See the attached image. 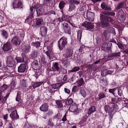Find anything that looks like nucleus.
Listing matches in <instances>:
<instances>
[{"label":"nucleus","instance_id":"f257e3e1","mask_svg":"<svg viewBox=\"0 0 128 128\" xmlns=\"http://www.w3.org/2000/svg\"><path fill=\"white\" fill-rule=\"evenodd\" d=\"M105 15L104 14V12L100 14V20L102 22L100 23V25H101V26L103 28L110 26V24L106 22L108 16Z\"/></svg>","mask_w":128,"mask_h":128},{"label":"nucleus","instance_id":"f03ea898","mask_svg":"<svg viewBox=\"0 0 128 128\" xmlns=\"http://www.w3.org/2000/svg\"><path fill=\"white\" fill-rule=\"evenodd\" d=\"M58 43L59 49L62 50L67 44V38L64 36L61 38L58 41Z\"/></svg>","mask_w":128,"mask_h":128},{"label":"nucleus","instance_id":"7ed1b4c3","mask_svg":"<svg viewBox=\"0 0 128 128\" xmlns=\"http://www.w3.org/2000/svg\"><path fill=\"white\" fill-rule=\"evenodd\" d=\"M82 27L85 30L92 29L94 27V25L90 22L86 21L81 24Z\"/></svg>","mask_w":128,"mask_h":128},{"label":"nucleus","instance_id":"20e7f679","mask_svg":"<svg viewBox=\"0 0 128 128\" xmlns=\"http://www.w3.org/2000/svg\"><path fill=\"white\" fill-rule=\"evenodd\" d=\"M61 27L63 32L67 34H70V28L68 24L64 22L61 24Z\"/></svg>","mask_w":128,"mask_h":128},{"label":"nucleus","instance_id":"39448f33","mask_svg":"<svg viewBox=\"0 0 128 128\" xmlns=\"http://www.w3.org/2000/svg\"><path fill=\"white\" fill-rule=\"evenodd\" d=\"M78 107L77 105L73 104L70 106L69 109L70 111L74 112V114H77L80 112Z\"/></svg>","mask_w":128,"mask_h":128},{"label":"nucleus","instance_id":"423d86ee","mask_svg":"<svg viewBox=\"0 0 128 128\" xmlns=\"http://www.w3.org/2000/svg\"><path fill=\"white\" fill-rule=\"evenodd\" d=\"M6 62L8 65L10 67L14 66L15 64V62L12 57L10 56L7 57Z\"/></svg>","mask_w":128,"mask_h":128},{"label":"nucleus","instance_id":"0eeeda50","mask_svg":"<svg viewBox=\"0 0 128 128\" xmlns=\"http://www.w3.org/2000/svg\"><path fill=\"white\" fill-rule=\"evenodd\" d=\"M12 43L14 45L17 46L20 45L21 42L20 38L17 36H14L11 40Z\"/></svg>","mask_w":128,"mask_h":128},{"label":"nucleus","instance_id":"6e6552de","mask_svg":"<svg viewBox=\"0 0 128 128\" xmlns=\"http://www.w3.org/2000/svg\"><path fill=\"white\" fill-rule=\"evenodd\" d=\"M12 4L13 8H22V4L20 2V0H14L12 2Z\"/></svg>","mask_w":128,"mask_h":128},{"label":"nucleus","instance_id":"1a4fd4ad","mask_svg":"<svg viewBox=\"0 0 128 128\" xmlns=\"http://www.w3.org/2000/svg\"><path fill=\"white\" fill-rule=\"evenodd\" d=\"M12 48V44L8 42L5 44L2 47V50L4 51H8L10 50Z\"/></svg>","mask_w":128,"mask_h":128},{"label":"nucleus","instance_id":"9d476101","mask_svg":"<svg viewBox=\"0 0 128 128\" xmlns=\"http://www.w3.org/2000/svg\"><path fill=\"white\" fill-rule=\"evenodd\" d=\"M40 34L42 36H45L46 34L47 28L45 26H42L40 28Z\"/></svg>","mask_w":128,"mask_h":128},{"label":"nucleus","instance_id":"9b49d317","mask_svg":"<svg viewBox=\"0 0 128 128\" xmlns=\"http://www.w3.org/2000/svg\"><path fill=\"white\" fill-rule=\"evenodd\" d=\"M10 116L12 120H14L19 118V116L17 113V111H12L10 114Z\"/></svg>","mask_w":128,"mask_h":128},{"label":"nucleus","instance_id":"f8f14e48","mask_svg":"<svg viewBox=\"0 0 128 128\" xmlns=\"http://www.w3.org/2000/svg\"><path fill=\"white\" fill-rule=\"evenodd\" d=\"M101 6L103 10L108 12L112 10L111 7L104 2H103L102 3Z\"/></svg>","mask_w":128,"mask_h":128},{"label":"nucleus","instance_id":"ddd939ff","mask_svg":"<svg viewBox=\"0 0 128 128\" xmlns=\"http://www.w3.org/2000/svg\"><path fill=\"white\" fill-rule=\"evenodd\" d=\"M49 106L47 103H44L40 107V110L43 112H47Z\"/></svg>","mask_w":128,"mask_h":128},{"label":"nucleus","instance_id":"4468645a","mask_svg":"<svg viewBox=\"0 0 128 128\" xmlns=\"http://www.w3.org/2000/svg\"><path fill=\"white\" fill-rule=\"evenodd\" d=\"M26 69L25 64H21L18 68V72H24Z\"/></svg>","mask_w":128,"mask_h":128},{"label":"nucleus","instance_id":"2eb2a0df","mask_svg":"<svg viewBox=\"0 0 128 128\" xmlns=\"http://www.w3.org/2000/svg\"><path fill=\"white\" fill-rule=\"evenodd\" d=\"M72 50L68 48L66 52L63 54V56L66 58H68L72 56Z\"/></svg>","mask_w":128,"mask_h":128},{"label":"nucleus","instance_id":"dca6fc26","mask_svg":"<svg viewBox=\"0 0 128 128\" xmlns=\"http://www.w3.org/2000/svg\"><path fill=\"white\" fill-rule=\"evenodd\" d=\"M30 15H29L28 17L26 18V20H29L30 18L31 19L32 18L34 17V13L35 12V9L33 8V6H30Z\"/></svg>","mask_w":128,"mask_h":128},{"label":"nucleus","instance_id":"f3484780","mask_svg":"<svg viewBox=\"0 0 128 128\" xmlns=\"http://www.w3.org/2000/svg\"><path fill=\"white\" fill-rule=\"evenodd\" d=\"M65 102L64 100H56L55 102L58 108H60L63 106L62 103Z\"/></svg>","mask_w":128,"mask_h":128},{"label":"nucleus","instance_id":"a211bd4d","mask_svg":"<svg viewBox=\"0 0 128 128\" xmlns=\"http://www.w3.org/2000/svg\"><path fill=\"white\" fill-rule=\"evenodd\" d=\"M64 84L63 82L58 83L52 84L51 86L52 88L54 89H57L60 88Z\"/></svg>","mask_w":128,"mask_h":128},{"label":"nucleus","instance_id":"6ab92c4d","mask_svg":"<svg viewBox=\"0 0 128 128\" xmlns=\"http://www.w3.org/2000/svg\"><path fill=\"white\" fill-rule=\"evenodd\" d=\"M34 20L35 24L36 26H40L43 23V20L42 18H37Z\"/></svg>","mask_w":128,"mask_h":128},{"label":"nucleus","instance_id":"aec40b11","mask_svg":"<svg viewBox=\"0 0 128 128\" xmlns=\"http://www.w3.org/2000/svg\"><path fill=\"white\" fill-rule=\"evenodd\" d=\"M104 108L105 111L106 112H108V113H110L114 111V110H113L112 108L108 105H105L104 106Z\"/></svg>","mask_w":128,"mask_h":128},{"label":"nucleus","instance_id":"412c9836","mask_svg":"<svg viewBox=\"0 0 128 128\" xmlns=\"http://www.w3.org/2000/svg\"><path fill=\"white\" fill-rule=\"evenodd\" d=\"M112 28H110L106 30H104L103 35L104 38H106L108 34L111 32L110 30H112Z\"/></svg>","mask_w":128,"mask_h":128},{"label":"nucleus","instance_id":"4be33fe9","mask_svg":"<svg viewBox=\"0 0 128 128\" xmlns=\"http://www.w3.org/2000/svg\"><path fill=\"white\" fill-rule=\"evenodd\" d=\"M44 3L46 6H47L50 7L52 4V0H43Z\"/></svg>","mask_w":128,"mask_h":128},{"label":"nucleus","instance_id":"5701e85b","mask_svg":"<svg viewBox=\"0 0 128 128\" xmlns=\"http://www.w3.org/2000/svg\"><path fill=\"white\" fill-rule=\"evenodd\" d=\"M39 50H34L32 54V56L33 58H36L39 54Z\"/></svg>","mask_w":128,"mask_h":128},{"label":"nucleus","instance_id":"b1692460","mask_svg":"<svg viewBox=\"0 0 128 128\" xmlns=\"http://www.w3.org/2000/svg\"><path fill=\"white\" fill-rule=\"evenodd\" d=\"M39 9L36 10V11L38 16H39L42 15L44 12V10L42 7H39Z\"/></svg>","mask_w":128,"mask_h":128},{"label":"nucleus","instance_id":"393cba45","mask_svg":"<svg viewBox=\"0 0 128 128\" xmlns=\"http://www.w3.org/2000/svg\"><path fill=\"white\" fill-rule=\"evenodd\" d=\"M96 109V107L94 106H93L90 107L88 110V114L89 115L91 114L95 111Z\"/></svg>","mask_w":128,"mask_h":128},{"label":"nucleus","instance_id":"a878e982","mask_svg":"<svg viewBox=\"0 0 128 128\" xmlns=\"http://www.w3.org/2000/svg\"><path fill=\"white\" fill-rule=\"evenodd\" d=\"M31 45L32 46L35 47L36 48H38L40 46V42L39 41L34 42L31 44Z\"/></svg>","mask_w":128,"mask_h":128},{"label":"nucleus","instance_id":"bb28decb","mask_svg":"<svg viewBox=\"0 0 128 128\" xmlns=\"http://www.w3.org/2000/svg\"><path fill=\"white\" fill-rule=\"evenodd\" d=\"M84 83V81L82 78H80L77 82V86L79 87L82 86Z\"/></svg>","mask_w":128,"mask_h":128},{"label":"nucleus","instance_id":"cd10ccee","mask_svg":"<svg viewBox=\"0 0 128 128\" xmlns=\"http://www.w3.org/2000/svg\"><path fill=\"white\" fill-rule=\"evenodd\" d=\"M124 11L122 10L121 9L118 12L117 16L118 17L123 18L124 16Z\"/></svg>","mask_w":128,"mask_h":128},{"label":"nucleus","instance_id":"c85d7f7f","mask_svg":"<svg viewBox=\"0 0 128 128\" xmlns=\"http://www.w3.org/2000/svg\"><path fill=\"white\" fill-rule=\"evenodd\" d=\"M43 83V82H37L34 84L32 85V86L34 88L39 86L41 85Z\"/></svg>","mask_w":128,"mask_h":128},{"label":"nucleus","instance_id":"c756f323","mask_svg":"<svg viewBox=\"0 0 128 128\" xmlns=\"http://www.w3.org/2000/svg\"><path fill=\"white\" fill-rule=\"evenodd\" d=\"M66 104L69 105L72 104L73 102V99L71 98L67 99L65 102Z\"/></svg>","mask_w":128,"mask_h":128},{"label":"nucleus","instance_id":"7c9ffc66","mask_svg":"<svg viewBox=\"0 0 128 128\" xmlns=\"http://www.w3.org/2000/svg\"><path fill=\"white\" fill-rule=\"evenodd\" d=\"M1 34L4 37V38L6 39L8 37V34L4 30H2L1 31Z\"/></svg>","mask_w":128,"mask_h":128},{"label":"nucleus","instance_id":"2f4dec72","mask_svg":"<svg viewBox=\"0 0 128 128\" xmlns=\"http://www.w3.org/2000/svg\"><path fill=\"white\" fill-rule=\"evenodd\" d=\"M94 14L93 12L89 11H87L86 12L87 17H94Z\"/></svg>","mask_w":128,"mask_h":128},{"label":"nucleus","instance_id":"473e14b6","mask_svg":"<svg viewBox=\"0 0 128 128\" xmlns=\"http://www.w3.org/2000/svg\"><path fill=\"white\" fill-rule=\"evenodd\" d=\"M21 92L20 91H18L17 92L16 97V100L18 102H19L21 99Z\"/></svg>","mask_w":128,"mask_h":128},{"label":"nucleus","instance_id":"72a5a7b5","mask_svg":"<svg viewBox=\"0 0 128 128\" xmlns=\"http://www.w3.org/2000/svg\"><path fill=\"white\" fill-rule=\"evenodd\" d=\"M82 32L81 30H78V32L77 39L80 42V39L82 37Z\"/></svg>","mask_w":128,"mask_h":128},{"label":"nucleus","instance_id":"f704fd0d","mask_svg":"<svg viewBox=\"0 0 128 128\" xmlns=\"http://www.w3.org/2000/svg\"><path fill=\"white\" fill-rule=\"evenodd\" d=\"M69 5V8L68 10V11L70 12L74 10L76 8L74 4L70 3Z\"/></svg>","mask_w":128,"mask_h":128},{"label":"nucleus","instance_id":"c9c22d12","mask_svg":"<svg viewBox=\"0 0 128 128\" xmlns=\"http://www.w3.org/2000/svg\"><path fill=\"white\" fill-rule=\"evenodd\" d=\"M65 4L66 3L64 2L63 1H61L59 4L58 7L60 9H62L64 7Z\"/></svg>","mask_w":128,"mask_h":128},{"label":"nucleus","instance_id":"e433bc0d","mask_svg":"<svg viewBox=\"0 0 128 128\" xmlns=\"http://www.w3.org/2000/svg\"><path fill=\"white\" fill-rule=\"evenodd\" d=\"M33 67L36 68V69H38V61H34L32 64Z\"/></svg>","mask_w":128,"mask_h":128},{"label":"nucleus","instance_id":"4c0bfd02","mask_svg":"<svg viewBox=\"0 0 128 128\" xmlns=\"http://www.w3.org/2000/svg\"><path fill=\"white\" fill-rule=\"evenodd\" d=\"M68 1L69 3H72L76 4H78L80 3L79 2L75 0H68Z\"/></svg>","mask_w":128,"mask_h":128},{"label":"nucleus","instance_id":"58836bf2","mask_svg":"<svg viewBox=\"0 0 128 128\" xmlns=\"http://www.w3.org/2000/svg\"><path fill=\"white\" fill-rule=\"evenodd\" d=\"M104 14L106 15H110L112 16H114L115 15V13L114 12H104Z\"/></svg>","mask_w":128,"mask_h":128},{"label":"nucleus","instance_id":"ea45409f","mask_svg":"<svg viewBox=\"0 0 128 128\" xmlns=\"http://www.w3.org/2000/svg\"><path fill=\"white\" fill-rule=\"evenodd\" d=\"M80 69V68L79 66H75L70 71L71 72H74L78 71Z\"/></svg>","mask_w":128,"mask_h":128},{"label":"nucleus","instance_id":"a19ab883","mask_svg":"<svg viewBox=\"0 0 128 128\" xmlns=\"http://www.w3.org/2000/svg\"><path fill=\"white\" fill-rule=\"evenodd\" d=\"M70 16H69L63 14L62 17V19L63 21H65L67 19L70 18Z\"/></svg>","mask_w":128,"mask_h":128},{"label":"nucleus","instance_id":"79ce46f5","mask_svg":"<svg viewBox=\"0 0 128 128\" xmlns=\"http://www.w3.org/2000/svg\"><path fill=\"white\" fill-rule=\"evenodd\" d=\"M98 96H99L98 98L99 100H100L102 98H103L106 97L105 94L102 93L98 95Z\"/></svg>","mask_w":128,"mask_h":128},{"label":"nucleus","instance_id":"37998d69","mask_svg":"<svg viewBox=\"0 0 128 128\" xmlns=\"http://www.w3.org/2000/svg\"><path fill=\"white\" fill-rule=\"evenodd\" d=\"M31 6H33L34 8L36 10H37V8H39L40 6L38 4L34 2Z\"/></svg>","mask_w":128,"mask_h":128},{"label":"nucleus","instance_id":"c03bdc74","mask_svg":"<svg viewBox=\"0 0 128 128\" xmlns=\"http://www.w3.org/2000/svg\"><path fill=\"white\" fill-rule=\"evenodd\" d=\"M52 52L51 50L46 51L45 52V53L46 54L47 56L48 57L49 59L50 58V56L52 54Z\"/></svg>","mask_w":128,"mask_h":128},{"label":"nucleus","instance_id":"a18cd8bd","mask_svg":"<svg viewBox=\"0 0 128 128\" xmlns=\"http://www.w3.org/2000/svg\"><path fill=\"white\" fill-rule=\"evenodd\" d=\"M120 52L113 53L111 54L110 56L112 57L113 56H120Z\"/></svg>","mask_w":128,"mask_h":128},{"label":"nucleus","instance_id":"49530a36","mask_svg":"<svg viewBox=\"0 0 128 128\" xmlns=\"http://www.w3.org/2000/svg\"><path fill=\"white\" fill-rule=\"evenodd\" d=\"M16 60L18 62L20 63L23 62L24 61V58L21 57L17 58L16 59Z\"/></svg>","mask_w":128,"mask_h":128},{"label":"nucleus","instance_id":"de8ad7c7","mask_svg":"<svg viewBox=\"0 0 128 128\" xmlns=\"http://www.w3.org/2000/svg\"><path fill=\"white\" fill-rule=\"evenodd\" d=\"M124 3L123 2H120L119 4H118L116 8L117 9H119L122 8L123 7L124 5Z\"/></svg>","mask_w":128,"mask_h":128},{"label":"nucleus","instance_id":"09e8293b","mask_svg":"<svg viewBox=\"0 0 128 128\" xmlns=\"http://www.w3.org/2000/svg\"><path fill=\"white\" fill-rule=\"evenodd\" d=\"M54 68L56 71H58L60 69L58 66V64L57 62H55L54 64Z\"/></svg>","mask_w":128,"mask_h":128},{"label":"nucleus","instance_id":"8fccbe9b","mask_svg":"<svg viewBox=\"0 0 128 128\" xmlns=\"http://www.w3.org/2000/svg\"><path fill=\"white\" fill-rule=\"evenodd\" d=\"M80 93L84 97H85L86 96V94L85 90H80Z\"/></svg>","mask_w":128,"mask_h":128},{"label":"nucleus","instance_id":"3c124183","mask_svg":"<svg viewBox=\"0 0 128 128\" xmlns=\"http://www.w3.org/2000/svg\"><path fill=\"white\" fill-rule=\"evenodd\" d=\"M114 116V114H113L112 113H110L109 115V116H108V118H109V121L110 122H110H112V118L113 116Z\"/></svg>","mask_w":128,"mask_h":128},{"label":"nucleus","instance_id":"603ef678","mask_svg":"<svg viewBox=\"0 0 128 128\" xmlns=\"http://www.w3.org/2000/svg\"><path fill=\"white\" fill-rule=\"evenodd\" d=\"M111 44H107L106 46V49L108 52H110L111 51Z\"/></svg>","mask_w":128,"mask_h":128},{"label":"nucleus","instance_id":"864d4df0","mask_svg":"<svg viewBox=\"0 0 128 128\" xmlns=\"http://www.w3.org/2000/svg\"><path fill=\"white\" fill-rule=\"evenodd\" d=\"M107 73L106 70H104L101 72V75L103 76H105L107 75Z\"/></svg>","mask_w":128,"mask_h":128},{"label":"nucleus","instance_id":"5fc2aeb1","mask_svg":"<svg viewBox=\"0 0 128 128\" xmlns=\"http://www.w3.org/2000/svg\"><path fill=\"white\" fill-rule=\"evenodd\" d=\"M14 82H12L10 84V86L12 89H13L15 86V84Z\"/></svg>","mask_w":128,"mask_h":128},{"label":"nucleus","instance_id":"6e6d98bb","mask_svg":"<svg viewBox=\"0 0 128 128\" xmlns=\"http://www.w3.org/2000/svg\"><path fill=\"white\" fill-rule=\"evenodd\" d=\"M116 90L115 88H114L112 89H109L108 90L109 92L112 93L113 95H114V92L115 90Z\"/></svg>","mask_w":128,"mask_h":128},{"label":"nucleus","instance_id":"4d7b16f0","mask_svg":"<svg viewBox=\"0 0 128 128\" xmlns=\"http://www.w3.org/2000/svg\"><path fill=\"white\" fill-rule=\"evenodd\" d=\"M113 20L111 17H110V16L108 17V18H107V21L110 22H113Z\"/></svg>","mask_w":128,"mask_h":128},{"label":"nucleus","instance_id":"13d9d810","mask_svg":"<svg viewBox=\"0 0 128 128\" xmlns=\"http://www.w3.org/2000/svg\"><path fill=\"white\" fill-rule=\"evenodd\" d=\"M87 18L88 20L91 22H92L94 20V17H87Z\"/></svg>","mask_w":128,"mask_h":128},{"label":"nucleus","instance_id":"bf43d9fd","mask_svg":"<svg viewBox=\"0 0 128 128\" xmlns=\"http://www.w3.org/2000/svg\"><path fill=\"white\" fill-rule=\"evenodd\" d=\"M48 14L50 15L52 14H54L55 15L56 14L55 12L53 10H52L48 12Z\"/></svg>","mask_w":128,"mask_h":128},{"label":"nucleus","instance_id":"052dcab7","mask_svg":"<svg viewBox=\"0 0 128 128\" xmlns=\"http://www.w3.org/2000/svg\"><path fill=\"white\" fill-rule=\"evenodd\" d=\"M8 86L7 85L4 84L2 86V90H5L8 88Z\"/></svg>","mask_w":128,"mask_h":128},{"label":"nucleus","instance_id":"680f3d73","mask_svg":"<svg viewBox=\"0 0 128 128\" xmlns=\"http://www.w3.org/2000/svg\"><path fill=\"white\" fill-rule=\"evenodd\" d=\"M66 115L65 114L63 118L62 119V120L63 122H64L65 121L67 120L66 118Z\"/></svg>","mask_w":128,"mask_h":128},{"label":"nucleus","instance_id":"e2e57ef3","mask_svg":"<svg viewBox=\"0 0 128 128\" xmlns=\"http://www.w3.org/2000/svg\"><path fill=\"white\" fill-rule=\"evenodd\" d=\"M64 90L65 92H66V93H67L69 94H70V91L68 89L65 88H64Z\"/></svg>","mask_w":128,"mask_h":128},{"label":"nucleus","instance_id":"0e129e2a","mask_svg":"<svg viewBox=\"0 0 128 128\" xmlns=\"http://www.w3.org/2000/svg\"><path fill=\"white\" fill-rule=\"evenodd\" d=\"M118 95L120 96H121L122 95V90L120 89H118Z\"/></svg>","mask_w":128,"mask_h":128},{"label":"nucleus","instance_id":"69168bd1","mask_svg":"<svg viewBox=\"0 0 128 128\" xmlns=\"http://www.w3.org/2000/svg\"><path fill=\"white\" fill-rule=\"evenodd\" d=\"M111 100V103L112 104H114L116 102V100L115 98H112Z\"/></svg>","mask_w":128,"mask_h":128},{"label":"nucleus","instance_id":"338daca9","mask_svg":"<svg viewBox=\"0 0 128 128\" xmlns=\"http://www.w3.org/2000/svg\"><path fill=\"white\" fill-rule=\"evenodd\" d=\"M41 61L42 63L44 64H45L46 63V62L45 60V58H41Z\"/></svg>","mask_w":128,"mask_h":128},{"label":"nucleus","instance_id":"774afa93","mask_svg":"<svg viewBox=\"0 0 128 128\" xmlns=\"http://www.w3.org/2000/svg\"><path fill=\"white\" fill-rule=\"evenodd\" d=\"M24 127L26 128H29L30 127V126L28 123H26L24 125Z\"/></svg>","mask_w":128,"mask_h":128}]
</instances>
